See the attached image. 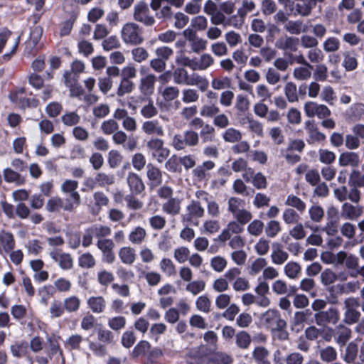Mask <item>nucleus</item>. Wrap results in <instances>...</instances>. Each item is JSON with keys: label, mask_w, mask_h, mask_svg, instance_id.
Instances as JSON below:
<instances>
[{"label": "nucleus", "mask_w": 364, "mask_h": 364, "mask_svg": "<svg viewBox=\"0 0 364 364\" xmlns=\"http://www.w3.org/2000/svg\"><path fill=\"white\" fill-rule=\"evenodd\" d=\"M143 28L134 22L125 23L121 30V37L127 45L139 46L144 41Z\"/></svg>", "instance_id": "obj_1"}, {"label": "nucleus", "mask_w": 364, "mask_h": 364, "mask_svg": "<svg viewBox=\"0 0 364 364\" xmlns=\"http://www.w3.org/2000/svg\"><path fill=\"white\" fill-rule=\"evenodd\" d=\"M261 318L265 325L272 330L282 331L287 327V322L281 318L280 313L277 309H268L262 314Z\"/></svg>", "instance_id": "obj_2"}, {"label": "nucleus", "mask_w": 364, "mask_h": 364, "mask_svg": "<svg viewBox=\"0 0 364 364\" xmlns=\"http://www.w3.org/2000/svg\"><path fill=\"white\" fill-rule=\"evenodd\" d=\"M133 18L136 21L141 23L145 26H152L156 23L154 17L150 14L148 5L143 1L134 6Z\"/></svg>", "instance_id": "obj_3"}, {"label": "nucleus", "mask_w": 364, "mask_h": 364, "mask_svg": "<svg viewBox=\"0 0 364 364\" xmlns=\"http://www.w3.org/2000/svg\"><path fill=\"white\" fill-rule=\"evenodd\" d=\"M146 147L159 163L163 162L170 155V150L164 146V141L161 139L151 138L146 143Z\"/></svg>", "instance_id": "obj_4"}, {"label": "nucleus", "mask_w": 364, "mask_h": 364, "mask_svg": "<svg viewBox=\"0 0 364 364\" xmlns=\"http://www.w3.org/2000/svg\"><path fill=\"white\" fill-rule=\"evenodd\" d=\"M77 208L70 200L62 199L58 196L50 198L46 205V209L50 213H59L61 210L67 212H73Z\"/></svg>", "instance_id": "obj_5"}, {"label": "nucleus", "mask_w": 364, "mask_h": 364, "mask_svg": "<svg viewBox=\"0 0 364 364\" xmlns=\"http://www.w3.org/2000/svg\"><path fill=\"white\" fill-rule=\"evenodd\" d=\"M78 182L75 180L66 179L61 185L60 189L63 193H69V196L65 199L78 207L81 204V198L80 193L77 191Z\"/></svg>", "instance_id": "obj_6"}, {"label": "nucleus", "mask_w": 364, "mask_h": 364, "mask_svg": "<svg viewBox=\"0 0 364 364\" xmlns=\"http://www.w3.org/2000/svg\"><path fill=\"white\" fill-rule=\"evenodd\" d=\"M314 317L318 326H325L327 323L336 324L339 320V312L336 308L331 307L327 311L316 313Z\"/></svg>", "instance_id": "obj_7"}, {"label": "nucleus", "mask_w": 364, "mask_h": 364, "mask_svg": "<svg viewBox=\"0 0 364 364\" xmlns=\"http://www.w3.org/2000/svg\"><path fill=\"white\" fill-rule=\"evenodd\" d=\"M96 245L102 253V261L108 264L113 263L115 260L114 242L111 239H102L99 240Z\"/></svg>", "instance_id": "obj_8"}, {"label": "nucleus", "mask_w": 364, "mask_h": 364, "mask_svg": "<svg viewBox=\"0 0 364 364\" xmlns=\"http://www.w3.org/2000/svg\"><path fill=\"white\" fill-rule=\"evenodd\" d=\"M60 250H55L50 252V257L58 263L63 270H69L73 267V259L70 254L60 252Z\"/></svg>", "instance_id": "obj_9"}, {"label": "nucleus", "mask_w": 364, "mask_h": 364, "mask_svg": "<svg viewBox=\"0 0 364 364\" xmlns=\"http://www.w3.org/2000/svg\"><path fill=\"white\" fill-rule=\"evenodd\" d=\"M305 129L309 134L306 139L308 144H312L315 141L321 142L326 140V135L319 132L314 120H307L305 122Z\"/></svg>", "instance_id": "obj_10"}, {"label": "nucleus", "mask_w": 364, "mask_h": 364, "mask_svg": "<svg viewBox=\"0 0 364 364\" xmlns=\"http://www.w3.org/2000/svg\"><path fill=\"white\" fill-rule=\"evenodd\" d=\"M146 176L149 181L151 188L159 186L163 181L161 171L151 163L146 165Z\"/></svg>", "instance_id": "obj_11"}, {"label": "nucleus", "mask_w": 364, "mask_h": 364, "mask_svg": "<svg viewBox=\"0 0 364 364\" xmlns=\"http://www.w3.org/2000/svg\"><path fill=\"white\" fill-rule=\"evenodd\" d=\"M127 180L130 191L133 195H139L145 190L144 183L137 173L129 172Z\"/></svg>", "instance_id": "obj_12"}, {"label": "nucleus", "mask_w": 364, "mask_h": 364, "mask_svg": "<svg viewBox=\"0 0 364 364\" xmlns=\"http://www.w3.org/2000/svg\"><path fill=\"white\" fill-rule=\"evenodd\" d=\"M156 78L154 75L149 74L141 78L139 90L146 97H149L154 92V85Z\"/></svg>", "instance_id": "obj_13"}, {"label": "nucleus", "mask_w": 364, "mask_h": 364, "mask_svg": "<svg viewBox=\"0 0 364 364\" xmlns=\"http://www.w3.org/2000/svg\"><path fill=\"white\" fill-rule=\"evenodd\" d=\"M188 213L183 215V221L191 223L193 218H201L204 214V209L199 201L192 200L187 206Z\"/></svg>", "instance_id": "obj_14"}, {"label": "nucleus", "mask_w": 364, "mask_h": 364, "mask_svg": "<svg viewBox=\"0 0 364 364\" xmlns=\"http://www.w3.org/2000/svg\"><path fill=\"white\" fill-rule=\"evenodd\" d=\"M151 348V343L146 340L139 341L130 352V358L132 360L146 358Z\"/></svg>", "instance_id": "obj_15"}, {"label": "nucleus", "mask_w": 364, "mask_h": 364, "mask_svg": "<svg viewBox=\"0 0 364 364\" xmlns=\"http://www.w3.org/2000/svg\"><path fill=\"white\" fill-rule=\"evenodd\" d=\"M79 16V11H73L69 14V18L60 24L59 35L64 37L70 34L73 25Z\"/></svg>", "instance_id": "obj_16"}, {"label": "nucleus", "mask_w": 364, "mask_h": 364, "mask_svg": "<svg viewBox=\"0 0 364 364\" xmlns=\"http://www.w3.org/2000/svg\"><path fill=\"white\" fill-rule=\"evenodd\" d=\"M338 164L341 166L357 167L360 164L359 155L355 152H343L339 156Z\"/></svg>", "instance_id": "obj_17"}, {"label": "nucleus", "mask_w": 364, "mask_h": 364, "mask_svg": "<svg viewBox=\"0 0 364 364\" xmlns=\"http://www.w3.org/2000/svg\"><path fill=\"white\" fill-rule=\"evenodd\" d=\"M363 213L361 207H355L349 203H345L342 205L341 215L346 219L355 220Z\"/></svg>", "instance_id": "obj_18"}, {"label": "nucleus", "mask_w": 364, "mask_h": 364, "mask_svg": "<svg viewBox=\"0 0 364 364\" xmlns=\"http://www.w3.org/2000/svg\"><path fill=\"white\" fill-rule=\"evenodd\" d=\"M215 166V164L213 161L210 160L205 161L193 170V175L198 181H202L206 178V171L213 169Z\"/></svg>", "instance_id": "obj_19"}, {"label": "nucleus", "mask_w": 364, "mask_h": 364, "mask_svg": "<svg viewBox=\"0 0 364 364\" xmlns=\"http://www.w3.org/2000/svg\"><path fill=\"white\" fill-rule=\"evenodd\" d=\"M186 85L192 86L196 85L201 92H205L208 88L209 82L205 77L193 73L192 75H188Z\"/></svg>", "instance_id": "obj_20"}, {"label": "nucleus", "mask_w": 364, "mask_h": 364, "mask_svg": "<svg viewBox=\"0 0 364 364\" xmlns=\"http://www.w3.org/2000/svg\"><path fill=\"white\" fill-rule=\"evenodd\" d=\"M0 245L7 253L13 250L16 245L14 235L10 232L1 230L0 232Z\"/></svg>", "instance_id": "obj_21"}, {"label": "nucleus", "mask_w": 364, "mask_h": 364, "mask_svg": "<svg viewBox=\"0 0 364 364\" xmlns=\"http://www.w3.org/2000/svg\"><path fill=\"white\" fill-rule=\"evenodd\" d=\"M162 210L166 214L176 215L181 211V202L178 198H171L162 205Z\"/></svg>", "instance_id": "obj_22"}, {"label": "nucleus", "mask_w": 364, "mask_h": 364, "mask_svg": "<svg viewBox=\"0 0 364 364\" xmlns=\"http://www.w3.org/2000/svg\"><path fill=\"white\" fill-rule=\"evenodd\" d=\"M118 254L122 262L125 264L132 265L136 259L135 250L131 247L120 248Z\"/></svg>", "instance_id": "obj_23"}, {"label": "nucleus", "mask_w": 364, "mask_h": 364, "mask_svg": "<svg viewBox=\"0 0 364 364\" xmlns=\"http://www.w3.org/2000/svg\"><path fill=\"white\" fill-rule=\"evenodd\" d=\"M142 130L149 135L154 134L160 136L164 135V129L159 124V122L157 120L146 121L144 122L142 124Z\"/></svg>", "instance_id": "obj_24"}, {"label": "nucleus", "mask_w": 364, "mask_h": 364, "mask_svg": "<svg viewBox=\"0 0 364 364\" xmlns=\"http://www.w3.org/2000/svg\"><path fill=\"white\" fill-rule=\"evenodd\" d=\"M87 305L92 312L100 314L105 309L106 301L102 296H91L87 300Z\"/></svg>", "instance_id": "obj_25"}, {"label": "nucleus", "mask_w": 364, "mask_h": 364, "mask_svg": "<svg viewBox=\"0 0 364 364\" xmlns=\"http://www.w3.org/2000/svg\"><path fill=\"white\" fill-rule=\"evenodd\" d=\"M272 246L274 248L271 255L273 263L276 264H283L287 260L289 255L282 250V246L279 243L274 242Z\"/></svg>", "instance_id": "obj_26"}, {"label": "nucleus", "mask_w": 364, "mask_h": 364, "mask_svg": "<svg viewBox=\"0 0 364 364\" xmlns=\"http://www.w3.org/2000/svg\"><path fill=\"white\" fill-rule=\"evenodd\" d=\"M351 330L344 326L340 325L335 334L336 343L341 346H344L351 337Z\"/></svg>", "instance_id": "obj_27"}, {"label": "nucleus", "mask_w": 364, "mask_h": 364, "mask_svg": "<svg viewBox=\"0 0 364 364\" xmlns=\"http://www.w3.org/2000/svg\"><path fill=\"white\" fill-rule=\"evenodd\" d=\"M299 43V41L298 38L286 37L284 41L282 40L278 41L276 46L279 49L295 52L297 50Z\"/></svg>", "instance_id": "obj_28"}, {"label": "nucleus", "mask_w": 364, "mask_h": 364, "mask_svg": "<svg viewBox=\"0 0 364 364\" xmlns=\"http://www.w3.org/2000/svg\"><path fill=\"white\" fill-rule=\"evenodd\" d=\"M4 178L7 183H16L18 185H22L25 183L24 178L21 177L18 171L11 168H6L3 171Z\"/></svg>", "instance_id": "obj_29"}, {"label": "nucleus", "mask_w": 364, "mask_h": 364, "mask_svg": "<svg viewBox=\"0 0 364 364\" xmlns=\"http://www.w3.org/2000/svg\"><path fill=\"white\" fill-rule=\"evenodd\" d=\"M136 341V336L133 330V326H130L127 331H125L121 337L122 346L127 349L132 348Z\"/></svg>", "instance_id": "obj_30"}, {"label": "nucleus", "mask_w": 364, "mask_h": 364, "mask_svg": "<svg viewBox=\"0 0 364 364\" xmlns=\"http://www.w3.org/2000/svg\"><path fill=\"white\" fill-rule=\"evenodd\" d=\"M28 343L26 341H16L11 346V352L16 358H21L28 353Z\"/></svg>", "instance_id": "obj_31"}, {"label": "nucleus", "mask_w": 364, "mask_h": 364, "mask_svg": "<svg viewBox=\"0 0 364 364\" xmlns=\"http://www.w3.org/2000/svg\"><path fill=\"white\" fill-rule=\"evenodd\" d=\"M251 336L245 331H240L235 335V344L240 349H247L251 344Z\"/></svg>", "instance_id": "obj_32"}, {"label": "nucleus", "mask_w": 364, "mask_h": 364, "mask_svg": "<svg viewBox=\"0 0 364 364\" xmlns=\"http://www.w3.org/2000/svg\"><path fill=\"white\" fill-rule=\"evenodd\" d=\"M11 100L13 102H16L18 103L19 107L22 109H25L26 108H36L39 105V100L37 98H26V97H19L18 98L15 95L11 97Z\"/></svg>", "instance_id": "obj_33"}, {"label": "nucleus", "mask_w": 364, "mask_h": 364, "mask_svg": "<svg viewBox=\"0 0 364 364\" xmlns=\"http://www.w3.org/2000/svg\"><path fill=\"white\" fill-rule=\"evenodd\" d=\"M80 299L75 295L66 297L63 301V305L67 312H76L80 307Z\"/></svg>", "instance_id": "obj_34"}, {"label": "nucleus", "mask_w": 364, "mask_h": 364, "mask_svg": "<svg viewBox=\"0 0 364 364\" xmlns=\"http://www.w3.org/2000/svg\"><path fill=\"white\" fill-rule=\"evenodd\" d=\"M48 342L49 343V349L47 352V354L49 357V359L51 360L53 357L59 353L60 355L64 358V355L63 350L60 348V343L58 342V338L55 337H49L48 338Z\"/></svg>", "instance_id": "obj_35"}, {"label": "nucleus", "mask_w": 364, "mask_h": 364, "mask_svg": "<svg viewBox=\"0 0 364 364\" xmlns=\"http://www.w3.org/2000/svg\"><path fill=\"white\" fill-rule=\"evenodd\" d=\"M165 168L169 172L181 173L182 167L181 165L180 157L176 154L172 155L165 163Z\"/></svg>", "instance_id": "obj_36"}, {"label": "nucleus", "mask_w": 364, "mask_h": 364, "mask_svg": "<svg viewBox=\"0 0 364 364\" xmlns=\"http://www.w3.org/2000/svg\"><path fill=\"white\" fill-rule=\"evenodd\" d=\"M208 361L212 364H231L233 360L230 355L225 353L217 352L209 357Z\"/></svg>", "instance_id": "obj_37"}, {"label": "nucleus", "mask_w": 364, "mask_h": 364, "mask_svg": "<svg viewBox=\"0 0 364 364\" xmlns=\"http://www.w3.org/2000/svg\"><path fill=\"white\" fill-rule=\"evenodd\" d=\"M242 137V134L240 131L230 127L227 129L223 134V138L225 141L229 143H235L240 141Z\"/></svg>", "instance_id": "obj_38"}, {"label": "nucleus", "mask_w": 364, "mask_h": 364, "mask_svg": "<svg viewBox=\"0 0 364 364\" xmlns=\"http://www.w3.org/2000/svg\"><path fill=\"white\" fill-rule=\"evenodd\" d=\"M199 134L203 143L211 142L215 140V130L210 124H205Z\"/></svg>", "instance_id": "obj_39"}, {"label": "nucleus", "mask_w": 364, "mask_h": 364, "mask_svg": "<svg viewBox=\"0 0 364 364\" xmlns=\"http://www.w3.org/2000/svg\"><path fill=\"white\" fill-rule=\"evenodd\" d=\"M358 353V346L354 342H350L348 344L346 352L343 356V360L348 363H351L355 360Z\"/></svg>", "instance_id": "obj_40"}, {"label": "nucleus", "mask_w": 364, "mask_h": 364, "mask_svg": "<svg viewBox=\"0 0 364 364\" xmlns=\"http://www.w3.org/2000/svg\"><path fill=\"white\" fill-rule=\"evenodd\" d=\"M95 208H97V214L100 212L103 206L108 205L109 198L102 191H96L93 194Z\"/></svg>", "instance_id": "obj_41"}, {"label": "nucleus", "mask_w": 364, "mask_h": 364, "mask_svg": "<svg viewBox=\"0 0 364 364\" xmlns=\"http://www.w3.org/2000/svg\"><path fill=\"white\" fill-rule=\"evenodd\" d=\"M220 108L215 103L207 104L202 106L200 114L203 117H215L219 112Z\"/></svg>", "instance_id": "obj_42"}, {"label": "nucleus", "mask_w": 364, "mask_h": 364, "mask_svg": "<svg viewBox=\"0 0 364 364\" xmlns=\"http://www.w3.org/2000/svg\"><path fill=\"white\" fill-rule=\"evenodd\" d=\"M285 204L295 208L297 210L302 213L306 209V203L299 197L291 194L287 196Z\"/></svg>", "instance_id": "obj_43"}, {"label": "nucleus", "mask_w": 364, "mask_h": 364, "mask_svg": "<svg viewBox=\"0 0 364 364\" xmlns=\"http://www.w3.org/2000/svg\"><path fill=\"white\" fill-rule=\"evenodd\" d=\"M135 85L132 80L121 79L117 90V95L119 97H123L126 94L131 93Z\"/></svg>", "instance_id": "obj_44"}, {"label": "nucleus", "mask_w": 364, "mask_h": 364, "mask_svg": "<svg viewBox=\"0 0 364 364\" xmlns=\"http://www.w3.org/2000/svg\"><path fill=\"white\" fill-rule=\"evenodd\" d=\"M97 333L99 341L107 344L114 343V335L111 331L99 328L97 330Z\"/></svg>", "instance_id": "obj_45"}, {"label": "nucleus", "mask_w": 364, "mask_h": 364, "mask_svg": "<svg viewBox=\"0 0 364 364\" xmlns=\"http://www.w3.org/2000/svg\"><path fill=\"white\" fill-rule=\"evenodd\" d=\"M163 350L159 347L151 346L147 355L146 357V364H157L159 358L163 357Z\"/></svg>", "instance_id": "obj_46"}, {"label": "nucleus", "mask_w": 364, "mask_h": 364, "mask_svg": "<svg viewBox=\"0 0 364 364\" xmlns=\"http://www.w3.org/2000/svg\"><path fill=\"white\" fill-rule=\"evenodd\" d=\"M284 93L289 102H295L299 100L296 85L292 82H288L284 87Z\"/></svg>", "instance_id": "obj_47"}, {"label": "nucleus", "mask_w": 364, "mask_h": 364, "mask_svg": "<svg viewBox=\"0 0 364 364\" xmlns=\"http://www.w3.org/2000/svg\"><path fill=\"white\" fill-rule=\"evenodd\" d=\"M123 159L119 151L112 149L108 153L107 162L110 168H115L119 166Z\"/></svg>", "instance_id": "obj_48"}, {"label": "nucleus", "mask_w": 364, "mask_h": 364, "mask_svg": "<svg viewBox=\"0 0 364 364\" xmlns=\"http://www.w3.org/2000/svg\"><path fill=\"white\" fill-rule=\"evenodd\" d=\"M145 237V230L141 227H136L129 235V240L134 244H141Z\"/></svg>", "instance_id": "obj_49"}, {"label": "nucleus", "mask_w": 364, "mask_h": 364, "mask_svg": "<svg viewBox=\"0 0 364 364\" xmlns=\"http://www.w3.org/2000/svg\"><path fill=\"white\" fill-rule=\"evenodd\" d=\"M320 357L323 361L331 363L336 360L337 352L333 347L328 346L321 350Z\"/></svg>", "instance_id": "obj_50"}, {"label": "nucleus", "mask_w": 364, "mask_h": 364, "mask_svg": "<svg viewBox=\"0 0 364 364\" xmlns=\"http://www.w3.org/2000/svg\"><path fill=\"white\" fill-rule=\"evenodd\" d=\"M127 320L124 316H117L112 317L108 321L109 327L116 331L124 328L126 326Z\"/></svg>", "instance_id": "obj_51"}, {"label": "nucleus", "mask_w": 364, "mask_h": 364, "mask_svg": "<svg viewBox=\"0 0 364 364\" xmlns=\"http://www.w3.org/2000/svg\"><path fill=\"white\" fill-rule=\"evenodd\" d=\"M301 272V266L295 262H289L284 267L285 274L290 279H295Z\"/></svg>", "instance_id": "obj_52"}, {"label": "nucleus", "mask_w": 364, "mask_h": 364, "mask_svg": "<svg viewBox=\"0 0 364 364\" xmlns=\"http://www.w3.org/2000/svg\"><path fill=\"white\" fill-rule=\"evenodd\" d=\"M90 228L91 234H94V236L97 238L104 237L110 235L111 228L106 225H92Z\"/></svg>", "instance_id": "obj_53"}, {"label": "nucleus", "mask_w": 364, "mask_h": 364, "mask_svg": "<svg viewBox=\"0 0 364 364\" xmlns=\"http://www.w3.org/2000/svg\"><path fill=\"white\" fill-rule=\"evenodd\" d=\"M313 69L308 66L296 68L293 73L294 77L299 80H306L311 77V70Z\"/></svg>", "instance_id": "obj_54"}, {"label": "nucleus", "mask_w": 364, "mask_h": 364, "mask_svg": "<svg viewBox=\"0 0 364 364\" xmlns=\"http://www.w3.org/2000/svg\"><path fill=\"white\" fill-rule=\"evenodd\" d=\"M313 77L316 81L324 82L328 77V68L325 64H318L316 66Z\"/></svg>", "instance_id": "obj_55"}, {"label": "nucleus", "mask_w": 364, "mask_h": 364, "mask_svg": "<svg viewBox=\"0 0 364 364\" xmlns=\"http://www.w3.org/2000/svg\"><path fill=\"white\" fill-rule=\"evenodd\" d=\"M228 203V211L234 215L241 210L240 208L244 207L245 200L237 197H231L229 198Z\"/></svg>", "instance_id": "obj_56"}, {"label": "nucleus", "mask_w": 364, "mask_h": 364, "mask_svg": "<svg viewBox=\"0 0 364 364\" xmlns=\"http://www.w3.org/2000/svg\"><path fill=\"white\" fill-rule=\"evenodd\" d=\"M78 264L82 268H92L95 265L94 257L89 252L84 253L78 258Z\"/></svg>", "instance_id": "obj_57"}, {"label": "nucleus", "mask_w": 364, "mask_h": 364, "mask_svg": "<svg viewBox=\"0 0 364 364\" xmlns=\"http://www.w3.org/2000/svg\"><path fill=\"white\" fill-rule=\"evenodd\" d=\"M61 120L65 126L72 127L80 122V117L75 112H70L63 114Z\"/></svg>", "instance_id": "obj_58"}, {"label": "nucleus", "mask_w": 364, "mask_h": 364, "mask_svg": "<svg viewBox=\"0 0 364 364\" xmlns=\"http://www.w3.org/2000/svg\"><path fill=\"white\" fill-rule=\"evenodd\" d=\"M182 94V101L186 104L196 102L199 99V95L195 89H184Z\"/></svg>", "instance_id": "obj_59"}, {"label": "nucleus", "mask_w": 364, "mask_h": 364, "mask_svg": "<svg viewBox=\"0 0 364 364\" xmlns=\"http://www.w3.org/2000/svg\"><path fill=\"white\" fill-rule=\"evenodd\" d=\"M119 129V124L114 119L104 121L101 124V129L105 134H114Z\"/></svg>", "instance_id": "obj_60"}, {"label": "nucleus", "mask_w": 364, "mask_h": 364, "mask_svg": "<svg viewBox=\"0 0 364 364\" xmlns=\"http://www.w3.org/2000/svg\"><path fill=\"white\" fill-rule=\"evenodd\" d=\"M282 230L279 222L270 220L265 228V233L269 237H274Z\"/></svg>", "instance_id": "obj_61"}, {"label": "nucleus", "mask_w": 364, "mask_h": 364, "mask_svg": "<svg viewBox=\"0 0 364 364\" xmlns=\"http://www.w3.org/2000/svg\"><path fill=\"white\" fill-rule=\"evenodd\" d=\"M196 305L198 310L208 313L210 311L211 301L206 295H203L197 299Z\"/></svg>", "instance_id": "obj_62"}, {"label": "nucleus", "mask_w": 364, "mask_h": 364, "mask_svg": "<svg viewBox=\"0 0 364 364\" xmlns=\"http://www.w3.org/2000/svg\"><path fill=\"white\" fill-rule=\"evenodd\" d=\"M174 82L176 84H185L188 80V74L187 70L183 68H177L173 73Z\"/></svg>", "instance_id": "obj_63"}, {"label": "nucleus", "mask_w": 364, "mask_h": 364, "mask_svg": "<svg viewBox=\"0 0 364 364\" xmlns=\"http://www.w3.org/2000/svg\"><path fill=\"white\" fill-rule=\"evenodd\" d=\"M63 110V106L60 102H51L46 107V112L50 117H58Z\"/></svg>", "instance_id": "obj_64"}]
</instances>
